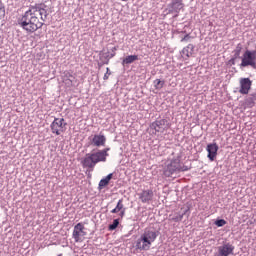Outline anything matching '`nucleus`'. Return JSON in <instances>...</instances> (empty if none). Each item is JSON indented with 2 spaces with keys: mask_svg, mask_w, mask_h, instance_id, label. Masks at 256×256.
<instances>
[{
  "mask_svg": "<svg viewBox=\"0 0 256 256\" xmlns=\"http://www.w3.org/2000/svg\"><path fill=\"white\" fill-rule=\"evenodd\" d=\"M189 39H191V36L189 34L185 35L182 39L181 42H185V41H189Z\"/></svg>",
  "mask_w": 256,
  "mask_h": 256,
  "instance_id": "bb28decb",
  "label": "nucleus"
},
{
  "mask_svg": "<svg viewBox=\"0 0 256 256\" xmlns=\"http://www.w3.org/2000/svg\"><path fill=\"white\" fill-rule=\"evenodd\" d=\"M233 251H235V246L231 243H226L218 247V256L233 255Z\"/></svg>",
  "mask_w": 256,
  "mask_h": 256,
  "instance_id": "9d476101",
  "label": "nucleus"
},
{
  "mask_svg": "<svg viewBox=\"0 0 256 256\" xmlns=\"http://www.w3.org/2000/svg\"><path fill=\"white\" fill-rule=\"evenodd\" d=\"M185 171H189V167L186 165H182L179 158H175L166 162L163 175H165L166 177H173V175L177 173H183Z\"/></svg>",
  "mask_w": 256,
  "mask_h": 256,
  "instance_id": "20e7f679",
  "label": "nucleus"
},
{
  "mask_svg": "<svg viewBox=\"0 0 256 256\" xmlns=\"http://www.w3.org/2000/svg\"><path fill=\"white\" fill-rule=\"evenodd\" d=\"M150 129L155 131L154 135H157V133H165V131L171 129V122L167 119L156 120L150 124Z\"/></svg>",
  "mask_w": 256,
  "mask_h": 256,
  "instance_id": "423d86ee",
  "label": "nucleus"
},
{
  "mask_svg": "<svg viewBox=\"0 0 256 256\" xmlns=\"http://www.w3.org/2000/svg\"><path fill=\"white\" fill-rule=\"evenodd\" d=\"M50 129L54 135H61V133L67 131V122L64 118H55L50 125Z\"/></svg>",
  "mask_w": 256,
  "mask_h": 256,
  "instance_id": "0eeeda50",
  "label": "nucleus"
},
{
  "mask_svg": "<svg viewBox=\"0 0 256 256\" xmlns=\"http://www.w3.org/2000/svg\"><path fill=\"white\" fill-rule=\"evenodd\" d=\"M108 151H109V148H106L98 152L86 154V156L82 160V167L88 168V169H94L97 163H101V162L104 163L105 161H107V157H109Z\"/></svg>",
  "mask_w": 256,
  "mask_h": 256,
  "instance_id": "f03ea898",
  "label": "nucleus"
},
{
  "mask_svg": "<svg viewBox=\"0 0 256 256\" xmlns=\"http://www.w3.org/2000/svg\"><path fill=\"white\" fill-rule=\"evenodd\" d=\"M139 199L142 201V203H149V201L153 199V191L143 190L142 193L139 194Z\"/></svg>",
  "mask_w": 256,
  "mask_h": 256,
  "instance_id": "dca6fc26",
  "label": "nucleus"
},
{
  "mask_svg": "<svg viewBox=\"0 0 256 256\" xmlns=\"http://www.w3.org/2000/svg\"><path fill=\"white\" fill-rule=\"evenodd\" d=\"M119 227V219H115L112 224L108 226L109 231H115Z\"/></svg>",
  "mask_w": 256,
  "mask_h": 256,
  "instance_id": "4be33fe9",
  "label": "nucleus"
},
{
  "mask_svg": "<svg viewBox=\"0 0 256 256\" xmlns=\"http://www.w3.org/2000/svg\"><path fill=\"white\" fill-rule=\"evenodd\" d=\"M86 236H87V232L85 231V224L79 222L74 226V230L72 233V237L75 243H83Z\"/></svg>",
  "mask_w": 256,
  "mask_h": 256,
  "instance_id": "6e6552de",
  "label": "nucleus"
},
{
  "mask_svg": "<svg viewBox=\"0 0 256 256\" xmlns=\"http://www.w3.org/2000/svg\"><path fill=\"white\" fill-rule=\"evenodd\" d=\"M239 53H241V44L237 46L236 55H239Z\"/></svg>",
  "mask_w": 256,
  "mask_h": 256,
  "instance_id": "cd10ccee",
  "label": "nucleus"
},
{
  "mask_svg": "<svg viewBox=\"0 0 256 256\" xmlns=\"http://www.w3.org/2000/svg\"><path fill=\"white\" fill-rule=\"evenodd\" d=\"M135 61H139V56L129 55L123 59L122 65H131V63H135Z\"/></svg>",
  "mask_w": 256,
  "mask_h": 256,
  "instance_id": "6ab92c4d",
  "label": "nucleus"
},
{
  "mask_svg": "<svg viewBox=\"0 0 256 256\" xmlns=\"http://www.w3.org/2000/svg\"><path fill=\"white\" fill-rule=\"evenodd\" d=\"M5 17V6H3V2L0 0V19H3Z\"/></svg>",
  "mask_w": 256,
  "mask_h": 256,
  "instance_id": "393cba45",
  "label": "nucleus"
},
{
  "mask_svg": "<svg viewBox=\"0 0 256 256\" xmlns=\"http://www.w3.org/2000/svg\"><path fill=\"white\" fill-rule=\"evenodd\" d=\"M240 67H252L256 69V50H246L243 53Z\"/></svg>",
  "mask_w": 256,
  "mask_h": 256,
  "instance_id": "39448f33",
  "label": "nucleus"
},
{
  "mask_svg": "<svg viewBox=\"0 0 256 256\" xmlns=\"http://www.w3.org/2000/svg\"><path fill=\"white\" fill-rule=\"evenodd\" d=\"M109 75H111V73L109 72V68H106V73L104 74V81H107V79H109Z\"/></svg>",
  "mask_w": 256,
  "mask_h": 256,
  "instance_id": "a878e982",
  "label": "nucleus"
},
{
  "mask_svg": "<svg viewBox=\"0 0 256 256\" xmlns=\"http://www.w3.org/2000/svg\"><path fill=\"white\" fill-rule=\"evenodd\" d=\"M206 150L208 152V159L210 161H215V158L217 157V152L219 151V146L217 145V143L208 144Z\"/></svg>",
  "mask_w": 256,
  "mask_h": 256,
  "instance_id": "9b49d317",
  "label": "nucleus"
},
{
  "mask_svg": "<svg viewBox=\"0 0 256 256\" xmlns=\"http://www.w3.org/2000/svg\"><path fill=\"white\" fill-rule=\"evenodd\" d=\"M116 51H117V46H114L111 49V52H106V53L100 52L101 61H104L106 65H109V60L113 59V57L117 55Z\"/></svg>",
  "mask_w": 256,
  "mask_h": 256,
  "instance_id": "ddd939ff",
  "label": "nucleus"
},
{
  "mask_svg": "<svg viewBox=\"0 0 256 256\" xmlns=\"http://www.w3.org/2000/svg\"><path fill=\"white\" fill-rule=\"evenodd\" d=\"M120 217H125V206L123 205V199H120L114 209L111 210V213H119Z\"/></svg>",
  "mask_w": 256,
  "mask_h": 256,
  "instance_id": "f3484780",
  "label": "nucleus"
},
{
  "mask_svg": "<svg viewBox=\"0 0 256 256\" xmlns=\"http://www.w3.org/2000/svg\"><path fill=\"white\" fill-rule=\"evenodd\" d=\"M168 7L170 8L169 13H179L185 5L183 4V0H172Z\"/></svg>",
  "mask_w": 256,
  "mask_h": 256,
  "instance_id": "f8f14e48",
  "label": "nucleus"
},
{
  "mask_svg": "<svg viewBox=\"0 0 256 256\" xmlns=\"http://www.w3.org/2000/svg\"><path fill=\"white\" fill-rule=\"evenodd\" d=\"M111 179H113V174H108L104 179L100 180L99 182L100 189H103V187H107Z\"/></svg>",
  "mask_w": 256,
  "mask_h": 256,
  "instance_id": "412c9836",
  "label": "nucleus"
},
{
  "mask_svg": "<svg viewBox=\"0 0 256 256\" xmlns=\"http://www.w3.org/2000/svg\"><path fill=\"white\" fill-rule=\"evenodd\" d=\"M47 6L45 4H38L30 7L28 11L18 20V25L24 29L26 33H35L39 31L47 21Z\"/></svg>",
  "mask_w": 256,
  "mask_h": 256,
  "instance_id": "f257e3e1",
  "label": "nucleus"
},
{
  "mask_svg": "<svg viewBox=\"0 0 256 256\" xmlns=\"http://www.w3.org/2000/svg\"><path fill=\"white\" fill-rule=\"evenodd\" d=\"M195 49V46L193 44H189L187 47L183 48L182 54L184 57H191L193 55V50Z\"/></svg>",
  "mask_w": 256,
  "mask_h": 256,
  "instance_id": "aec40b11",
  "label": "nucleus"
},
{
  "mask_svg": "<svg viewBox=\"0 0 256 256\" xmlns=\"http://www.w3.org/2000/svg\"><path fill=\"white\" fill-rule=\"evenodd\" d=\"M107 141V138H105L104 135H94L92 139V144L94 147H105V143Z\"/></svg>",
  "mask_w": 256,
  "mask_h": 256,
  "instance_id": "4468645a",
  "label": "nucleus"
},
{
  "mask_svg": "<svg viewBox=\"0 0 256 256\" xmlns=\"http://www.w3.org/2000/svg\"><path fill=\"white\" fill-rule=\"evenodd\" d=\"M239 93L241 95H249V91H251V86L253 85V81L249 78H240L239 80Z\"/></svg>",
  "mask_w": 256,
  "mask_h": 256,
  "instance_id": "1a4fd4ad",
  "label": "nucleus"
},
{
  "mask_svg": "<svg viewBox=\"0 0 256 256\" xmlns=\"http://www.w3.org/2000/svg\"><path fill=\"white\" fill-rule=\"evenodd\" d=\"M63 83L66 87H74L75 86V76L71 74V72H65Z\"/></svg>",
  "mask_w": 256,
  "mask_h": 256,
  "instance_id": "2eb2a0df",
  "label": "nucleus"
},
{
  "mask_svg": "<svg viewBox=\"0 0 256 256\" xmlns=\"http://www.w3.org/2000/svg\"><path fill=\"white\" fill-rule=\"evenodd\" d=\"M185 213H187V211H185L182 214L178 212H174L169 215V221H174V223H179L180 221H183V217H185Z\"/></svg>",
  "mask_w": 256,
  "mask_h": 256,
  "instance_id": "a211bd4d",
  "label": "nucleus"
},
{
  "mask_svg": "<svg viewBox=\"0 0 256 256\" xmlns=\"http://www.w3.org/2000/svg\"><path fill=\"white\" fill-rule=\"evenodd\" d=\"M215 225L217 227H224V225H227V221L225 219L216 220Z\"/></svg>",
  "mask_w": 256,
  "mask_h": 256,
  "instance_id": "b1692460",
  "label": "nucleus"
},
{
  "mask_svg": "<svg viewBox=\"0 0 256 256\" xmlns=\"http://www.w3.org/2000/svg\"><path fill=\"white\" fill-rule=\"evenodd\" d=\"M154 84H155L156 89H163V86L165 85V82L161 81L160 79H156L154 81Z\"/></svg>",
  "mask_w": 256,
  "mask_h": 256,
  "instance_id": "5701e85b",
  "label": "nucleus"
},
{
  "mask_svg": "<svg viewBox=\"0 0 256 256\" xmlns=\"http://www.w3.org/2000/svg\"><path fill=\"white\" fill-rule=\"evenodd\" d=\"M155 239H157V232L153 230H145L136 241V249H139V251H149L151 245L155 243Z\"/></svg>",
  "mask_w": 256,
  "mask_h": 256,
  "instance_id": "7ed1b4c3",
  "label": "nucleus"
}]
</instances>
